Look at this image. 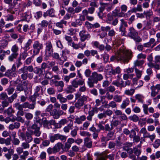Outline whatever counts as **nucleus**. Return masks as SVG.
<instances>
[{"mask_svg": "<svg viewBox=\"0 0 160 160\" xmlns=\"http://www.w3.org/2000/svg\"><path fill=\"white\" fill-rule=\"evenodd\" d=\"M132 57V52L131 50H127L124 47L120 48L115 53L114 55L110 58L111 61L116 60L122 63H127Z\"/></svg>", "mask_w": 160, "mask_h": 160, "instance_id": "1", "label": "nucleus"}, {"mask_svg": "<svg viewBox=\"0 0 160 160\" xmlns=\"http://www.w3.org/2000/svg\"><path fill=\"white\" fill-rule=\"evenodd\" d=\"M32 134L33 131L31 130H28L25 133L23 132H20L19 136L21 138L22 140L25 141L22 143L21 145L24 150H27L30 148L29 143L33 140Z\"/></svg>", "mask_w": 160, "mask_h": 160, "instance_id": "2", "label": "nucleus"}, {"mask_svg": "<svg viewBox=\"0 0 160 160\" xmlns=\"http://www.w3.org/2000/svg\"><path fill=\"white\" fill-rule=\"evenodd\" d=\"M103 78V77L101 74H98L95 72H93L88 79V84L90 88H93L94 83H97L98 81H101Z\"/></svg>", "mask_w": 160, "mask_h": 160, "instance_id": "3", "label": "nucleus"}, {"mask_svg": "<svg viewBox=\"0 0 160 160\" xmlns=\"http://www.w3.org/2000/svg\"><path fill=\"white\" fill-rule=\"evenodd\" d=\"M28 71L30 72H34L32 66H24L18 70V73L20 75L21 78L23 80H26L27 78L28 75H29L28 73Z\"/></svg>", "mask_w": 160, "mask_h": 160, "instance_id": "4", "label": "nucleus"}, {"mask_svg": "<svg viewBox=\"0 0 160 160\" xmlns=\"http://www.w3.org/2000/svg\"><path fill=\"white\" fill-rule=\"evenodd\" d=\"M19 48L18 45L15 44L11 46V51L12 53L8 57V59L9 61L12 62L17 58L19 55Z\"/></svg>", "mask_w": 160, "mask_h": 160, "instance_id": "5", "label": "nucleus"}, {"mask_svg": "<svg viewBox=\"0 0 160 160\" xmlns=\"http://www.w3.org/2000/svg\"><path fill=\"white\" fill-rule=\"evenodd\" d=\"M33 52L34 55L38 54L40 51L43 48V45L41 42L38 41H35L32 45Z\"/></svg>", "mask_w": 160, "mask_h": 160, "instance_id": "6", "label": "nucleus"}, {"mask_svg": "<svg viewBox=\"0 0 160 160\" xmlns=\"http://www.w3.org/2000/svg\"><path fill=\"white\" fill-rule=\"evenodd\" d=\"M15 104L23 109L28 108L30 109L33 110L35 108V103L29 104L28 102H25L22 104H20L19 102H16Z\"/></svg>", "mask_w": 160, "mask_h": 160, "instance_id": "7", "label": "nucleus"}, {"mask_svg": "<svg viewBox=\"0 0 160 160\" xmlns=\"http://www.w3.org/2000/svg\"><path fill=\"white\" fill-rule=\"evenodd\" d=\"M151 90V95L152 97H155L160 90V84H157L155 86H152L150 88Z\"/></svg>", "mask_w": 160, "mask_h": 160, "instance_id": "8", "label": "nucleus"}, {"mask_svg": "<svg viewBox=\"0 0 160 160\" xmlns=\"http://www.w3.org/2000/svg\"><path fill=\"white\" fill-rule=\"evenodd\" d=\"M79 36H80V40L82 41H84L87 39H89L91 36L89 33H86V31L82 30L79 33Z\"/></svg>", "mask_w": 160, "mask_h": 160, "instance_id": "9", "label": "nucleus"}, {"mask_svg": "<svg viewBox=\"0 0 160 160\" xmlns=\"http://www.w3.org/2000/svg\"><path fill=\"white\" fill-rule=\"evenodd\" d=\"M53 51L52 45L50 41H47L45 43V51L46 53H48L51 55Z\"/></svg>", "mask_w": 160, "mask_h": 160, "instance_id": "10", "label": "nucleus"}, {"mask_svg": "<svg viewBox=\"0 0 160 160\" xmlns=\"http://www.w3.org/2000/svg\"><path fill=\"white\" fill-rule=\"evenodd\" d=\"M129 31L128 36L131 38L134 39L135 38L138 36V32L133 27H130L129 29Z\"/></svg>", "mask_w": 160, "mask_h": 160, "instance_id": "11", "label": "nucleus"}, {"mask_svg": "<svg viewBox=\"0 0 160 160\" xmlns=\"http://www.w3.org/2000/svg\"><path fill=\"white\" fill-rule=\"evenodd\" d=\"M120 21L121 22V25L119 28V30L120 31L122 32V36H125L126 33L125 29L123 27V26L125 27H127L128 25L127 24V22L123 19H121Z\"/></svg>", "mask_w": 160, "mask_h": 160, "instance_id": "12", "label": "nucleus"}, {"mask_svg": "<svg viewBox=\"0 0 160 160\" xmlns=\"http://www.w3.org/2000/svg\"><path fill=\"white\" fill-rule=\"evenodd\" d=\"M147 59L149 62L147 63V65L149 67L158 68V66L157 65H154V63L152 62L153 58L152 53L149 55L148 56Z\"/></svg>", "mask_w": 160, "mask_h": 160, "instance_id": "13", "label": "nucleus"}, {"mask_svg": "<svg viewBox=\"0 0 160 160\" xmlns=\"http://www.w3.org/2000/svg\"><path fill=\"white\" fill-rule=\"evenodd\" d=\"M136 132L134 130H131V133L129 135V138L133 139V141L135 142H138L140 140V137L139 136L136 135Z\"/></svg>", "mask_w": 160, "mask_h": 160, "instance_id": "14", "label": "nucleus"}, {"mask_svg": "<svg viewBox=\"0 0 160 160\" xmlns=\"http://www.w3.org/2000/svg\"><path fill=\"white\" fill-rule=\"evenodd\" d=\"M84 80H77L76 79L73 80L71 82L72 86L75 88H78L79 85L82 86L84 84Z\"/></svg>", "mask_w": 160, "mask_h": 160, "instance_id": "15", "label": "nucleus"}, {"mask_svg": "<svg viewBox=\"0 0 160 160\" xmlns=\"http://www.w3.org/2000/svg\"><path fill=\"white\" fill-rule=\"evenodd\" d=\"M5 76L10 79H12L17 76V73L16 72L12 71L10 70H8L5 72Z\"/></svg>", "mask_w": 160, "mask_h": 160, "instance_id": "16", "label": "nucleus"}, {"mask_svg": "<svg viewBox=\"0 0 160 160\" xmlns=\"http://www.w3.org/2000/svg\"><path fill=\"white\" fill-rule=\"evenodd\" d=\"M48 15L51 17H55V11L53 9L51 8L48 10L46 12H44L43 14V16L44 18H46Z\"/></svg>", "mask_w": 160, "mask_h": 160, "instance_id": "17", "label": "nucleus"}, {"mask_svg": "<svg viewBox=\"0 0 160 160\" xmlns=\"http://www.w3.org/2000/svg\"><path fill=\"white\" fill-rule=\"evenodd\" d=\"M55 86L56 87H60V90L58 91V92H61L63 91V88L64 86V82L62 81L55 82Z\"/></svg>", "mask_w": 160, "mask_h": 160, "instance_id": "18", "label": "nucleus"}, {"mask_svg": "<svg viewBox=\"0 0 160 160\" xmlns=\"http://www.w3.org/2000/svg\"><path fill=\"white\" fill-rule=\"evenodd\" d=\"M84 145L88 148H90L92 146V142L89 138H86L84 140Z\"/></svg>", "mask_w": 160, "mask_h": 160, "instance_id": "19", "label": "nucleus"}, {"mask_svg": "<svg viewBox=\"0 0 160 160\" xmlns=\"http://www.w3.org/2000/svg\"><path fill=\"white\" fill-rule=\"evenodd\" d=\"M86 119V116L83 115L80 116L79 117H77L75 118V123L78 124L82 123V122L85 121Z\"/></svg>", "mask_w": 160, "mask_h": 160, "instance_id": "20", "label": "nucleus"}, {"mask_svg": "<svg viewBox=\"0 0 160 160\" xmlns=\"http://www.w3.org/2000/svg\"><path fill=\"white\" fill-rule=\"evenodd\" d=\"M45 72V70H43L41 68L37 67L34 68V72L38 74L39 76L41 77L44 75V72Z\"/></svg>", "mask_w": 160, "mask_h": 160, "instance_id": "21", "label": "nucleus"}, {"mask_svg": "<svg viewBox=\"0 0 160 160\" xmlns=\"http://www.w3.org/2000/svg\"><path fill=\"white\" fill-rule=\"evenodd\" d=\"M130 103V101L128 98H127L123 100L120 105V108L122 109H125Z\"/></svg>", "mask_w": 160, "mask_h": 160, "instance_id": "22", "label": "nucleus"}, {"mask_svg": "<svg viewBox=\"0 0 160 160\" xmlns=\"http://www.w3.org/2000/svg\"><path fill=\"white\" fill-rule=\"evenodd\" d=\"M142 6L141 4H138L136 7H134L132 8L131 11H129L128 12H132L136 13L137 12H142Z\"/></svg>", "mask_w": 160, "mask_h": 160, "instance_id": "23", "label": "nucleus"}, {"mask_svg": "<svg viewBox=\"0 0 160 160\" xmlns=\"http://www.w3.org/2000/svg\"><path fill=\"white\" fill-rule=\"evenodd\" d=\"M154 65H157L158 66V68H154L155 69L158 70L160 69V55H157L154 58Z\"/></svg>", "mask_w": 160, "mask_h": 160, "instance_id": "24", "label": "nucleus"}, {"mask_svg": "<svg viewBox=\"0 0 160 160\" xmlns=\"http://www.w3.org/2000/svg\"><path fill=\"white\" fill-rule=\"evenodd\" d=\"M57 98L58 100H59L61 103H65L67 101V98L63 97V95L61 93L58 94L57 95Z\"/></svg>", "mask_w": 160, "mask_h": 160, "instance_id": "25", "label": "nucleus"}, {"mask_svg": "<svg viewBox=\"0 0 160 160\" xmlns=\"http://www.w3.org/2000/svg\"><path fill=\"white\" fill-rule=\"evenodd\" d=\"M120 8L122 12L118 14V17H123L124 16V13L123 12H126L128 7L126 5L123 4L121 6Z\"/></svg>", "mask_w": 160, "mask_h": 160, "instance_id": "26", "label": "nucleus"}, {"mask_svg": "<svg viewBox=\"0 0 160 160\" xmlns=\"http://www.w3.org/2000/svg\"><path fill=\"white\" fill-rule=\"evenodd\" d=\"M63 144L60 142H58L53 147L55 153L58 152L62 148Z\"/></svg>", "mask_w": 160, "mask_h": 160, "instance_id": "27", "label": "nucleus"}, {"mask_svg": "<svg viewBox=\"0 0 160 160\" xmlns=\"http://www.w3.org/2000/svg\"><path fill=\"white\" fill-rule=\"evenodd\" d=\"M121 72V69L119 67H117L115 69L112 68L110 73L112 74L115 75L116 74H119Z\"/></svg>", "mask_w": 160, "mask_h": 160, "instance_id": "28", "label": "nucleus"}, {"mask_svg": "<svg viewBox=\"0 0 160 160\" xmlns=\"http://www.w3.org/2000/svg\"><path fill=\"white\" fill-rule=\"evenodd\" d=\"M41 126V124L40 122V120H37L31 126V128L34 130H36L38 128H40Z\"/></svg>", "mask_w": 160, "mask_h": 160, "instance_id": "29", "label": "nucleus"}, {"mask_svg": "<svg viewBox=\"0 0 160 160\" xmlns=\"http://www.w3.org/2000/svg\"><path fill=\"white\" fill-rule=\"evenodd\" d=\"M82 1L84 4H89L90 6H94L95 3H97L96 0H82Z\"/></svg>", "mask_w": 160, "mask_h": 160, "instance_id": "30", "label": "nucleus"}, {"mask_svg": "<svg viewBox=\"0 0 160 160\" xmlns=\"http://www.w3.org/2000/svg\"><path fill=\"white\" fill-rule=\"evenodd\" d=\"M144 62L145 61L143 60H137L134 62V67H141L143 64Z\"/></svg>", "mask_w": 160, "mask_h": 160, "instance_id": "31", "label": "nucleus"}, {"mask_svg": "<svg viewBox=\"0 0 160 160\" xmlns=\"http://www.w3.org/2000/svg\"><path fill=\"white\" fill-rule=\"evenodd\" d=\"M70 120L71 121V123L68 124L67 126H65L63 128V130L65 132H69L70 130L72 129L73 122L72 120Z\"/></svg>", "mask_w": 160, "mask_h": 160, "instance_id": "32", "label": "nucleus"}, {"mask_svg": "<svg viewBox=\"0 0 160 160\" xmlns=\"http://www.w3.org/2000/svg\"><path fill=\"white\" fill-rule=\"evenodd\" d=\"M82 23V22L79 18L77 19L75 22H72L71 24L72 26L77 27L78 26H80Z\"/></svg>", "mask_w": 160, "mask_h": 160, "instance_id": "33", "label": "nucleus"}, {"mask_svg": "<svg viewBox=\"0 0 160 160\" xmlns=\"http://www.w3.org/2000/svg\"><path fill=\"white\" fill-rule=\"evenodd\" d=\"M152 22L151 20H149L147 22L146 26L142 29V30L144 31L145 30H148L151 28V25Z\"/></svg>", "mask_w": 160, "mask_h": 160, "instance_id": "34", "label": "nucleus"}, {"mask_svg": "<svg viewBox=\"0 0 160 160\" xmlns=\"http://www.w3.org/2000/svg\"><path fill=\"white\" fill-rule=\"evenodd\" d=\"M14 106L15 108L18 110V112L17 113V115H20L21 116H23L24 115V112L23 111V109L21 108H20L19 106L16 105V104H14Z\"/></svg>", "mask_w": 160, "mask_h": 160, "instance_id": "35", "label": "nucleus"}, {"mask_svg": "<svg viewBox=\"0 0 160 160\" xmlns=\"http://www.w3.org/2000/svg\"><path fill=\"white\" fill-rule=\"evenodd\" d=\"M84 103H83L81 100L78 99L74 104L75 107L78 109H81V107H82Z\"/></svg>", "mask_w": 160, "mask_h": 160, "instance_id": "36", "label": "nucleus"}, {"mask_svg": "<svg viewBox=\"0 0 160 160\" xmlns=\"http://www.w3.org/2000/svg\"><path fill=\"white\" fill-rule=\"evenodd\" d=\"M32 42V40L29 39L28 40L27 42L25 44V45L23 48L24 50L26 51H27L30 48V46L31 45Z\"/></svg>", "mask_w": 160, "mask_h": 160, "instance_id": "37", "label": "nucleus"}, {"mask_svg": "<svg viewBox=\"0 0 160 160\" xmlns=\"http://www.w3.org/2000/svg\"><path fill=\"white\" fill-rule=\"evenodd\" d=\"M57 140H59L63 142H65L66 139L67 137L66 136L61 134L59 133L57 134Z\"/></svg>", "mask_w": 160, "mask_h": 160, "instance_id": "38", "label": "nucleus"}, {"mask_svg": "<svg viewBox=\"0 0 160 160\" xmlns=\"http://www.w3.org/2000/svg\"><path fill=\"white\" fill-rule=\"evenodd\" d=\"M54 108L52 104H49L48 106L47 107L45 111L46 112H48L50 113V115L53 114V109Z\"/></svg>", "mask_w": 160, "mask_h": 160, "instance_id": "39", "label": "nucleus"}, {"mask_svg": "<svg viewBox=\"0 0 160 160\" xmlns=\"http://www.w3.org/2000/svg\"><path fill=\"white\" fill-rule=\"evenodd\" d=\"M18 97L17 93H14L11 96L8 98V101L10 103H12Z\"/></svg>", "mask_w": 160, "mask_h": 160, "instance_id": "40", "label": "nucleus"}, {"mask_svg": "<svg viewBox=\"0 0 160 160\" xmlns=\"http://www.w3.org/2000/svg\"><path fill=\"white\" fill-rule=\"evenodd\" d=\"M8 44V41L5 39H2L0 41V46L3 48L7 47Z\"/></svg>", "mask_w": 160, "mask_h": 160, "instance_id": "41", "label": "nucleus"}, {"mask_svg": "<svg viewBox=\"0 0 160 160\" xmlns=\"http://www.w3.org/2000/svg\"><path fill=\"white\" fill-rule=\"evenodd\" d=\"M72 85H69L66 89H65L64 91L67 93H70L72 92L75 90V89L73 88Z\"/></svg>", "mask_w": 160, "mask_h": 160, "instance_id": "42", "label": "nucleus"}, {"mask_svg": "<svg viewBox=\"0 0 160 160\" xmlns=\"http://www.w3.org/2000/svg\"><path fill=\"white\" fill-rule=\"evenodd\" d=\"M113 99L116 102H120L122 101V96L116 94L113 96Z\"/></svg>", "mask_w": 160, "mask_h": 160, "instance_id": "43", "label": "nucleus"}, {"mask_svg": "<svg viewBox=\"0 0 160 160\" xmlns=\"http://www.w3.org/2000/svg\"><path fill=\"white\" fill-rule=\"evenodd\" d=\"M24 89V87L21 84H19L17 86L15 93H17V94L18 93L22 91Z\"/></svg>", "mask_w": 160, "mask_h": 160, "instance_id": "44", "label": "nucleus"}, {"mask_svg": "<svg viewBox=\"0 0 160 160\" xmlns=\"http://www.w3.org/2000/svg\"><path fill=\"white\" fill-rule=\"evenodd\" d=\"M135 92V89L131 88L130 89H127L125 90L124 94L129 96H132Z\"/></svg>", "mask_w": 160, "mask_h": 160, "instance_id": "45", "label": "nucleus"}, {"mask_svg": "<svg viewBox=\"0 0 160 160\" xmlns=\"http://www.w3.org/2000/svg\"><path fill=\"white\" fill-rule=\"evenodd\" d=\"M129 119L132 121L134 122H137L139 120L138 117L136 114H134L133 115L131 116L128 117Z\"/></svg>", "mask_w": 160, "mask_h": 160, "instance_id": "46", "label": "nucleus"}, {"mask_svg": "<svg viewBox=\"0 0 160 160\" xmlns=\"http://www.w3.org/2000/svg\"><path fill=\"white\" fill-rule=\"evenodd\" d=\"M6 112L8 116L11 117L12 115V114L14 113L15 111L13 109L12 107H10L6 110Z\"/></svg>", "mask_w": 160, "mask_h": 160, "instance_id": "47", "label": "nucleus"}, {"mask_svg": "<svg viewBox=\"0 0 160 160\" xmlns=\"http://www.w3.org/2000/svg\"><path fill=\"white\" fill-rule=\"evenodd\" d=\"M90 6L91 7L88 8V13L90 14H92L95 10V8L98 7V5L97 3H95L94 6Z\"/></svg>", "mask_w": 160, "mask_h": 160, "instance_id": "48", "label": "nucleus"}, {"mask_svg": "<svg viewBox=\"0 0 160 160\" xmlns=\"http://www.w3.org/2000/svg\"><path fill=\"white\" fill-rule=\"evenodd\" d=\"M113 16L110 13H108L107 15L106 22L108 24H111L112 21L113 20Z\"/></svg>", "mask_w": 160, "mask_h": 160, "instance_id": "49", "label": "nucleus"}, {"mask_svg": "<svg viewBox=\"0 0 160 160\" xmlns=\"http://www.w3.org/2000/svg\"><path fill=\"white\" fill-rule=\"evenodd\" d=\"M135 72L136 74V77L138 78H140L142 75V71L137 69V68H135Z\"/></svg>", "mask_w": 160, "mask_h": 160, "instance_id": "50", "label": "nucleus"}, {"mask_svg": "<svg viewBox=\"0 0 160 160\" xmlns=\"http://www.w3.org/2000/svg\"><path fill=\"white\" fill-rule=\"evenodd\" d=\"M22 153L23 154L20 155V157L21 159L25 160L27 158V156L29 155V152L27 151H25Z\"/></svg>", "mask_w": 160, "mask_h": 160, "instance_id": "51", "label": "nucleus"}, {"mask_svg": "<svg viewBox=\"0 0 160 160\" xmlns=\"http://www.w3.org/2000/svg\"><path fill=\"white\" fill-rule=\"evenodd\" d=\"M35 28V25L34 24L32 23L30 26H28V31L30 35L33 32Z\"/></svg>", "mask_w": 160, "mask_h": 160, "instance_id": "52", "label": "nucleus"}, {"mask_svg": "<svg viewBox=\"0 0 160 160\" xmlns=\"http://www.w3.org/2000/svg\"><path fill=\"white\" fill-rule=\"evenodd\" d=\"M49 22L46 20H44L42 21L41 23L38 24V26H41L43 28H45L48 26Z\"/></svg>", "mask_w": 160, "mask_h": 160, "instance_id": "53", "label": "nucleus"}, {"mask_svg": "<svg viewBox=\"0 0 160 160\" xmlns=\"http://www.w3.org/2000/svg\"><path fill=\"white\" fill-rule=\"evenodd\" d=\"M67 22L64 20H62L59 22H58L56 23V26L59 28H62L63 27V24H64L66 25Z\"/></svg>", "mask_w": 160, "mask_h": 160, "instance_id": "54", "label": "nucleus"}, {"mask_svg": "<svg viewBox=\"0 0 160 160\" xmlns=\"http://www.w3.org/2000/svg\"><path fill=\"white\" fill-rule=\"evenodd\" d=\"M53 77V75L51 72L48 71H46L45 75V78L50 79L52 78Z\"/></svg>", "mask_w": 160, "mask_h": 160, "instance_id": "55", "label": "nucleus"}, {"mask_svg": "<svg viewBox=\"0 0 160 160\" xmlns=\"http://www.w3.org/2000/svg\"><path fill=\"white\" fill-rule=\"evenodd\" d=\"M50 141L52 143L54 142L55 140H57V134L54 135H51L49 136Z\"/></svg>", "mask_w": 160, "mask_h": 160, "instance_id": "56", "label": "nucleus"}, {"mask_svg": "<svg viewBox=\"0 0 160 160\" xmlns=\"http://www.w3.org/2000/svg\"><path fill=\"white\" fill-rule=\"evenodd\" d=\"M90 54L91 56H94L95 55H96L95 56V58L98 59L100 57L99 55L98 54V52L97 50H90Z\"/></svg>", "mask_w": 160, "mask_h": 160, "instance_id": "57", "label": "nucleus"}, {"mask_svg": "<svg viewBox=\"0 0 160 160\" xmlns=\"http://www.w3.org/2000/svg\"><path fill=\"white\" fill-rule=\"evenodd\" d=\"M132 142H126L123 144V149L125 150V149H127L132 147Z\"/></svg>", "mask_w": 160, "mask_h": 160, "instance_id": "58", "label": "nucleus"}, {"mask_svg": "<svg viewBox=\"0 0 160 160\" xmlns=\"http://www.w3.org/2000/svg\"><path fill=\"white\" fill-rule=\"evenodd\" d=\"M135 97L136 99L138 100L139 102L142 103L143 102V97L142 95L140 94H137L136 95Z\"/></svg>", "mask_w": 160, "mask_h": 160, "instance_id": "59", "label": "nucleus"}, {"mask_svg": "<svg viewBox=\"0 0 160 160\" xmlns=\"http://www.w3.org/2000/svg\"><path fill=\"white\" fill-rule=\"evenodd\" d=\"M8 98V96L6 92H2L0 94V99L3 100H6Z\"/></svg>", "mask_w": 160, "mask_h": 160, "instance_id": "60", "label": "nucleus"}, {"mask_svg": "<svg viewBox=\"0 0 160 160\" xmlns=\"http://www.w3.org/2000/svg\"><path fill=\"white\" fill-rule=\"evenodd\" d=\"M39 96L38 95H36V94H34L31 96L29 99L30 100L33 102L32 103H35V106L36 105V98L37 97Z\"/></svg>", "mask_w": 160, "mask_h": 160, "instance_id": "61", "label": "nucleus"}, {"mask_svg": "<svg viewBox=\"0 0 160 160\" xmlns=\"http://www.w3.org/2000/svg\"><path fill=\"white\" fill-rule=\"evenodd\" d=\"M142 108L144 113L146 115L148 114V105L145 104H143L142 105Z\"/></svg>", "mask_w": 160, "mask_h": 160, "instance_id": "62", "label": "nucleus"}, {"mask_svg": "<svg viewBox=\"0 0 160 160\" xmlns=\"http://www.w3.org/2000/svg\"><path fill=\"white\" fill-rule=\"evenodd\" d=\"M109 107L112 108H117V104L116 102L114 101H111L108 103Z\"/></svg>", "mask_w": 160, "mask_h": 160, "instance_id": "63", "label": "nucleus"}, {"mask_svg": "<svg viewBox=\"0 0 160 160\" xmlns=\"http://www.w3.org/2000/svg\"><path fill=\"white\" fill-rule=\"evenodd\" d=\"M143 14L144 15H145L146 18H150L152 15L153 12L151 10H149L148 11H147L146 12L144 11L143 12Z\"/></svg>", "mask_w": 160, "mask_h": 160, "instance_id": "64", "label": "nucleus"}]
</instances>
